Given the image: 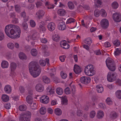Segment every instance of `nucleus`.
I'll return each mask as SVG.
<instances>
[{"mask_svg":"<svg viewBox=\"0 0 121 121\" xmlns=\"http://www.w3.org/2000/svg\"><path fill=\"white\" fill-rule=\"evenodd\" d=\"M4 31L7 36L12 39L19 38L21 32V29L18 26L11 24L5 26Z\"/></svg>","mask_w":121,"mask_h":121,"instance_id":"nucleus-1","label":"nucleus"},{"mask_svg":"<svg viewBox=\"0 0 121 121\" xmlns=\"http://www.w3.org/2000/svg\"><path fill=\"white\" fill-rule=\"evenodd\" d=\"M29 68L30 74L34 78L39 76L41 72L37 64L33 61L31 62L29 64Z\"/></svg>","mask_w":121,"mask_h":121,"instance_id":"nucleus-2","label":"nucleus"},{"mask_svg":"<svg viewBox=\"0 0 121 121\" xmlns=\"http://www.w3.org/2000/svg\"><path fill=\"white\" fill-rule=\"evenodd\" d=\"M84 71L85 75L88 76H93L96 73V71L93 66L91 65L85 66Z\"/></svg>","mask_w":121,"mask_h":121,"instance_id":"nucleus-3","label":"nucleus"},{"mask_svg":"<svg viewBox=\"0 0 121 121\" xmlns=\"http://www.w3.org/2000/svg\"><path fill=\"white\" fill-rule=\"evenodd\" d=\"M106 63L107 67L110 70L114 71L115 70L116 66L114 61L112 58H107L106 61Z\"/></svg>","mask_w":121,"mask_h":121,"instance_id":"nucleus-4","label":"nucleus"},{"mask_svg":"<svg viewBox=\"0 0 121 121\" xmlns=\"http://www.w3.org/2000/svg\"><path fill=\"white\" fill-rule=\"evenodd\" d=\"M31 116V112L27 111L20 115L19 118V121H30Z\"/></svg>","mask_w":121,"mask_h":121,"instance_id":"nucleus-5","label":"nucleus"},{"mask_svg":"<svg viewBox=\"0 0 121 121\" xmlns=\"http://www.w3.org/2000/svg\"><path fill=\"white\" fill-rule=\"evenodd\" d=\"M116 79V76L115 73L110 72L108 73L107 75V79L108 81L113 82Z\"/></svg>","mask_w":121,"mask_h":121,"instance_id":"nucleus-6","label":"nucleus"},{"mask_svg":"<svg viewBox=\"0 0 121 121\" xmlns=\"http://www.w3.org/2000/svg\"><path fill=\"white\" fill-rule=\"evenodd\" d=\"M28 95L26 98V101L27 103L29 104H32L33 103V98L32 96V91L31 90L29 91Z\"/></svg>","mask_w":121,"mask_h":121,"instance_id":"nucleus-7","label":"nucleus"},{"mask_svg":"<svg viewBox=\"0 0 121 121\" xmlns=\"http://www.w3.org/2000/svg\"><path fill=\"white\" fill-rule=\"evenodd\" d=\"M100 24L101 26L104 29L107 28L108 26L109 22L108 20L105 18L102 19L101 21Z\"/></svg>","mask_w":121,"mask_h":121,"instance_id":"nucleus-8","label":"nucleus"},{"mask_svg":"<svg viewBox=\"0 0 121 121\" xmlns=\"http://www.w3.org/2000/svg\"><path fill=\"white\" fill-rule=\"evenodd\" d=\"M81 83L85 84H87L89 83L91 80V78L87 76L82 77L80 79Z\"/></svg>","mask_w":121,"mask_h":121,"instance_id":"nucleus-9","label":"nucleus"},{"mask_svg":"<svg viewBox=\"0 0 121 121\" xmlns=\"http://www.w3.org/2000/svg\"><path fill=\"white\" fill-rule=\"evenodd\" d=\"M40 102L42 103L47 104L49 102V97L47 95H44L42 96L40 98Z\"/></svg>","mask_w":121,"mask_h":121,"instance_id":"nucleus-10","label":"nucleus"},{"mask_svg":"<svg viewBox=\"0 0 121 121\" xmlns=\"http://www.w3.org/2000/svg\"><path fill=\"white\" fill-rule=\"evenodd\" d=\"M112 17L114 20L115 22H119L121 21V16L119 13H113Z\"/></svg>","mask_w":121,"mask_h":121,"instance_id":"nucleus-11","label":"nucleus"},{"mask_svg":"<svg viewBox=\"0 0 121 121\" xmlns=\"http://www.w3.org/2000/svg\"><path fill=\"white\" fill-rule=\"evenodd\" d=\"M56 26L55 23L53 22H51L48 23L47 25V28L50 31H52L54 30L56 28Z\"/></svg>","mask_w":121,"mask_h":121,"instance_id":"nucleus-12","label":"nucleus"},{"mask_svg":"<svg viewBox=\"0 0 121 121\" xmlns=\"http://www.w3.org/2000/svg\"><path fill=\"white\" fill-rule=\"evenodd\" d=\"M45 14L44 11L42 10L38 11L35 14V16L38 18L40 19L41 18L44 16Z\"/></svg>","mask_w":121,"mask_h":121,"instance_id":"nucleus-13","label":"nucleus"},{"mask_svg":"<svg viewBox=\"0 0 121 121\" xmlns=\"http://www.w3.org/2000/svg\"><path fill=\"white\" fill-rule=\"evenodd\" d=\"M58 28L60 30H65L66 28L65 22L61 21L59 22L58 25Z\"/></svg>","mask_w":121,"mask_h":121,"instance_id":"nucleus-14","label":"nucleus"},{"mask_svg":"<svg viewBox=\"0 0 121 121\" xmlns=\"http://www.w3.org/2000/svg\"><path fill=\"white\" fill-rule=\"evenodd\" d=\"M35 89L37 91L39 92L43 91L44 89L43 85L40 84L37 85L35 86Z\"/></svg>","mask_w":121,"mask_h":121,"instance_id":"nucleus-15","label":"nucleus"},{"mask_svg":"<svg viewBox=\"0 0 121 121\" xmlns=\"http://www.w3.org/2000/svg\"><path fill=\"white\" fill-rule=\"evenodd\" d=\"M47 94L52 96L54 94V91L53 89L50 86H48L47 89Z\"/></svg>","mask_w":121,"mask_h":121,"instance_id":"nucleus-16","label":"nucleus"},{"mask_svg":"<svg viewBox=\"0 0 121 121\" xmlns=\"http://www.w3.org/2000/svg\"><path fill=\"white\" fill-rule=\"evenodd\" d=\"M4 90L6 93L9 94L12 91V87L11 86L9 85H6L4 86Z\"/></svg>","mask_w":121,"mask_h":121,"instance_id":"nucleus-17","label":"nucleus"},{"mask_svg":"<svg viewBox=\"0 0 121 121\" xmlns=\"http://www.w3.org/2000/svg\"><path fill=\"white\" fill-rule=\"evenodd\" d=\"M74 71L75 73L78 74L81 72L82 69L79 66L77 65H75L74 67Z\"/></svg>","mask_w":121,"mask_h":121,"instance_id":"nucleus-18","label":"nucleus"},{"mask_svg":"<svg viewBox=\"0 0 121 121\" xmlns=\"http://www.w3.org/2000/svg\"><path fill=\"white\" fill-rule=\"evenodd\" d=\"M1 65L2 68L3 69L7 68L9 67V64L7 61L4 60L2 61Z\"/></svg>","mask_w":121,"mask_h":121,"instance_id":"nucleus-19","label":"nucleus"},{"mask_svg":"<svg viewBox=\"0 0 121 121\" xmlns=\"http://www.w3.org/2000/svg\"><path fill=\"white\" fill-rule=\"evenodd\" d=\"M96 89L99 93H101L104 91L103 87L101 84L97 85L96 86Z\"/></svg>","mask_w":121,"mask_h":121,"instance_id":"nucleus-20","label":"nucleus"},{"mask_svg":"<svg viewBox=\"0 0 121 121\" xmlns=\"http://www.w3.org/2000/svg\"><path fill=\"white\" fill-rule=\"evenodd\" d=\"M20 59L22 60H25L27 59V56L24 53L21 52H20L18 55Z\"/></svg>","mask_w":121,"mask_h":121,"instance_id":"nucleus-21","label":"nucleus"},{"mask_svg":"<svg viewBox=\"0 0 121 121\" xmlns=\"http://www.w3.org/2000/svg\"><path fill=\"white\" fill-rule=\"evenodd\" d=\"M45 5L46 7L48 9H53L54 8V5L51 3L49 1H47L45 3Z\"/></svg>","mask_w":121,"mask_h":121,"instance_id":"nucleus-22","label":"nucleus"},{"mask_svg":"<svg viewBox=\"0 0 121 121\" xmlns=\"http://www.w3.org/2000/svg\"><path fill=\"white\" fill-rule=\"evenodd\" d=\"M57 13L58 14L61 16H63L65 15L66 12L65 10L63 9H58Z\"/></svg>","mask_w":121,"mask_h":121,"instance_id":"nucleus-23","label":"nucleus"},{"mask_svg":"<svg viewBox=\"0 0 121 121\" xmlns=\"http://www.w3.org/2000/svg\"><path fill=\"white\" fill-rule=\"evenodd\" d=\"M17 67V64L15 63L12 62L11 63L10 66V69L11 71H15Z\"/></svg>","mask_w":121,"mask_h":121,"instance_id":"nucleus-24","label":"nucleus"},{"mask_svg":"<svg viewBox=\"0 0 121 121\" xmlns=\"http://www.w3.org/2000/svg\"><path fill=\"white\" fill-rule=\"evenodd\" d=\"M110 118L112 120L116 118L118 116V114L114 111L112 112L111 113Z\"/></svg>","mask_w":121,"mask_h":121,"instance_id":"nucleus-25","label":"nucleus"},{"mask_svg":"<svg viewBox=\"0 0 121 121\" xmlns=\"http://www.w3.org/2000/svg\"><path fill=\"white\" fill-rule=\"evenodd\" d=\"M104 113L101 110L98 111L97 114V117L99 119L102 118L104 116Z\"/></svg>","mask_w":121,"mask_h":121,"instance_id":"nucleus-26","label":"nucleus"},{"mask_svg":"<svg viewBox=\"0 0 121 121\" xmlns=\"http://www.w3.org/2000/svg\"><path fill=\"white\" fill-rule=\"evenodd\" d=\"M112 42L113 45L116 47H118L120 44V41L118 39L113 40Z\"/></svg>","mask_w":121,"mask_h":121,"instance_id":"nucleus-27","label":"nucleus"},{"mask_svg":"<svg viewBox=\"0 0 121 121\" xmlns=\"http://www.w3.org/2000/svg\"><path fill=\"white\" fill-rule=\"evenodd\" d=\"M7 46L8 48L11 50H13L14 48V44L12 42H9L7 44Z\"/></svg>","mask_w":121,"mask_h":121,"instance_id":"nucleus-28","label":"nucleus"},{"mask_svg":"<svg viewBox=\"0 0 121 121\" xmlns=\"http://www.w3.org/2000/svg\"><path fill=\"white\" fill-rule=\"evenodd\" d=\"M1 99L3 101L5 102L9 100V96L6 95H3L1 96Z\"/></svg>","mask_w":121,"mask_h":121,"instance_id":"nucleus-29","label":"nucleus"},{"mask_svg":"<svg viewBox=\"0 0 121 121\" xmlns=\"http://www.w3.org/2000/svg\"><path fill=\"white\" fill-rule=\"evenodd\" d=\"M39 37V33L35 32L32 35V37L33 39L36 40L38 39Z\"/></svg>","mask_w":121,"mask_h":121,"instance_id":"nucleus-30","label":"nucleus"},{"mask_svg":"<svg viewBox=\"0 0 121 121\" xmlns=\"http://www.w3.org/2000/svg\"><path fill=\"white\" fill-rule=\"evenodd\" d=\"M43 82L45 83H48L50 82L49 79L46 76H44L42 78Z\"/></svg>","mask_w":121,"mask_h":121,"instance_id":"nucleus-31","label":"nucleus"},{"mask_svg":"<svg viewBox=\"0 0 121 121\" xmlns=\"http://www.w3.org/2000/svg\"><path fill=\"white\" fill-rule=\"evenodd\" d=\"M54 112L55 114L57 116H60L62 113L61 110L59 108H57L55 109Z\"/></svg>","mask_w":121,"mask_h":121,"instance_id":"nucleus-32","label":"nucleus"},{"mask_svg":"<svg viewBox=\"0 0 121 121\" xmlns=\"http://www.w3.org/2000/svg\"><path fill=\"white\" fill-rule=\"evenodd\" d=\"M115 95L117 98L121 99V90H117L115 92Z\"/></svg>","mask_w":121,"mask_h":121,"instance_id":"nucleus-33","label":"nucleus"},{"mask_svg":"<svg viewBox=\"0 0 121 121\" xmlns=\"http://www.w3.org/2000/svg\"><path fill=\"white\" fill-rule=\"evenodd\" d=\"M121 53V49L120 48H117L115 51L114 54L116 56H117Z\"/></svg>","mask_w":121,"mask_h":121,"instance_id":"nucleus-34","label":"nucleus"},{"mask_svg":"<svg viewBox=\"0 0 121 121\" xmlns=\"http://www.w3.org/2000/svg\"><path fill=\"white\" fill-rule=\"evenodd\" d=\"M59 39V36L57 34H54L52 36V39L55 41H58Z\"/></svg>","mask_w":121,"mask_h":121,"instance_id":"nucleus-35","label":"nucleus"},{"mask_svg":"<svg viewBox=\"0 0 121 121\" xmlns=\"http://www.w3.org/2000/svg\"><path fill=\"white\" fill-rule=\"evenodd\" d=\"M56 92L57 93L58 95H61L63 93V90L61 88L58 87L56 89Z\"/></svg>","mask_w":121,"mask_h":121,"instance_id":"nucleus-36","label":"nucleus"},{"mask_svg":"<svg viewBox=\"0 0 121 121\" xmlns=\"http://www.w3.org/2000/svg\"><path fill=\"white\" fill-rule=\"evenodd\" d=\"M62 104L66 105L68 104V100L67 97L65 96L63 97L62 99Z\"/></svg>","mask_w":121,"mask_h":121,"instance_id":"nucleus-37","label":"nucleus"},{"mask_svg":"<svg viewBox=\"0 0 121 121\" xmlns=\"http://www.w3.org/2000/svg\"><path fill=\"white\" fill-rule=\"evenodd\" d=\"M27 108L26 106L24 105H22L20 106L19 107V109L21 111H25Z\"/></svg>","mask_w":121,"mask_h":121,"instance_id":"nucleus-38","label":"nucleus"},{"mask_svg":"<svg viewBox=\"0 0 121 121\" xmlns=\"http://www.w3.org/2000/svg\"><path fill=\"white\" fill-rule=\"evenodd\" d=\"M46 109L45 107H41L40 110V112L41 114H44L46 112Z\"/></svg>","mask_w":121,"mask_h":121,"instance_id":"nucleus-39","label":"nucleus"},{"mask_svg":"<svg viewBox=\"0 0 121 121\" xmlns=\"http://www.w3.org/2000/svg\"><path fill=\"white\" fill-rule=\"evenodd\" d=\"M103 17H105L107 16V13L105 11L104 9H101L100 11V14Z\"/></svg>","mask_w":121,"mask_h":121,"instance_id":"nucleus-40","label":"nucleus"},{"mask_svg":"<svg viewBox=\"0 0 121 121\" xmlns=\"http://www.w3.org/2000/svg\"><path fill=\"white\" fill-rule=\"evenodd\" d=\"M30 53L33 56H35L37 54V51L35 49H31L30 51Z\"/></svg>","mask_w":121,"mask_h":121,"instance_id":"nucleus-41","label":"nucleus"},{"mask_svg":"<svg viewBox=\"0 0 121 121\" xmlns=\"http://www.w3.org/2000/svg\"><path fill=\"white\" fill-rule=\"evenodd\" d=\"M68 7L71 9H73L74 7L73 3L72 2L69 1L68 3Z\"/></svg>","mask_w":121,"mask_h":121,"instance_id":"nucleus-42","label":"nucleus"},{"mask_svg":"<svg viewBox=\"0 0 121 121\" xmlns=\"http://www.w3.org/2000/svg\"><path fill=\"white\" fill-rule=\"evenodd\" d=\"M96 115L95 112L94 111H91L89 114V117L91 118H93Z\"/></svg>","mask_w":121,"mask_h":121,"instance_id":"nucleus-43","label":"nucleus"},{"mask_svg":"<svg viewBox=\"0 0 121 121\" xmlns=\"http://www.w3.org/2000/svg\"><path fill=\"white\" fill-rule=\"evenodd\" d=\"M118 6L119 5L118 3L116 1L114 2L112 4V7L114 9H117L118 7Z\"/></svg>","mask_w":121,"mask_h":121,"instance_id":"nucleus-44","label":"nucleus"},{"mask_svg":"<svg viewBox=\"0 0 121 121\" xmlns=\"http://www.w3.org/2000/svg\"><path fill=\"white\" fill-rule=\"evenodd\" d=\"M95 4L97 7L100 6L102 4V2L100 0H95Z\"/></svg>","mask_w":121,"mask_h":121,"instance_id":"nucleus-45","label":"nucleus"},{"mask_svg":"<svg viewBox=\"0 0 121 121\" xmlns=\"http://www.w3.org/2000/svg\"><path fill=\"white\" fill-rule=\"evenodd\" d=\"M94 16L96 17H99L100 15V11L98 9H95L94 12Z\"/></svg>","mask_w":121,"mask_h":121,"instance_id":"nucleus-46","label":"nucleus"},{"mask_svg":"<svg viewBox=\"0 0 121 121\" xmlns=\"http://www.w3.org/2000/svg\"><path fill=\"white\" fill-rule=\"evenodd\" d=\"M50 76L52 79L54 81V82L56 83H57V81L58 80V78L56 77H55L53 74H50Z\"/></svg>","mask_w":121,"mask_h":121,"instance_id":"nucleus-47","label":"nucleus"},{"mask_svg":"<svg viewBox=\"0 0 121 121\" xmlns=\"http://www.w3.org/2000/svg\"><path fill=\"white\" fill-rule=\"evenodd\" d=\"M84 42L86 44H90L92 43V40L91 38H88L85 40Z\"/></svg>","mask_w":121,"mask_h":121,"instance_id":"nucleus-48","label":"nucleus"},{"mask_svg":"<svg viewBox=\"0 0 121 121\" xmlns=\"http://www.w3.org/2000/svg\"><path fill=\"white\" fill-rule=\"evenodd\" d=\"M75 21V20L74 19L72 18H70L67 19L66 22V23L69 24L72 22H74Z\"/></svg>","mask_w":121,"mask_h":121,"instance_id":"nucleus-49","label":"nucleus"},{"mask_svg":"<svg viewBox=\"0 0 121 121\" xmlns=\"http://www.w3.org/2000/svg\"><path fill=\"white\" fill-rule=\"evenodd\" d=\"M107 103L109 105H111L112 104V101L111 99L109 98L108 97L106 100Z\"/></svg>","mask_w":121,"mask_h":121,"instance_id":"nucleus-50","label":"nucleus"},{"mask_svg":"<svg viewBox=\"0 0 121 121\" xmlns=\"http://www.w3.org/2000/svg\"><path fill=\"white\" fill-rule=\"evenodd\" d=\"M60 75L62 78L64 79L66 78L67 77V75L65 73L64 71H62L61 72Z\"/></svg>","mask_w":121,"mask_h":121,"instance_id":"nucleus-51","label":"nucleus"},{"mask_svg":"<svg viewBox=\"0 0 121 121\" xmlns=\"http://www.w3.org/2000/svg\"><path fill=\"white\" fill-rule=\"evenodd\" d=\"M30 26L32 27H34L35 26L36 23L33 20H31L30 21Z\"/></svg>","mask_w":121,"mask_h":121,"instance_id":"nucleus-52","label":"nucleus"},{"mask_svg":"<svg viewBox=\"0 0 121 121\" xmlns=\"http://www.w3.org/2000/svg\"><path fill=\"white\" fill-rule=\"evenodd\" d=\"M39 29L40 31L44 32L46 30V28L44 26H42L40 25V26H39Z\"/></svg>","mask_w":121,"mask_h":121,"instance_id":"nucleus-53","label":"nucleus"},{"mask_svg":"<svg viewBox=\"0 0 121 121\" xmlns=\"http://www.w3.org/2000/svg\"><path fill=\"white\" fill-rule=\"evenodd\" d=\"M67 43L66 41L65 40H64L61 41L60 43L61 46L64 48V47L66 46V44H67Z\"/></svg>","mask_w":121,"mask_h":121,"instance_id":"nucleus-54","label":"nucleus"},{"mask_svg":"<svg viewBox=\"0 0 121 121\" xmlns=\"http://www.w3.org/2000/svg\"><path fill=\"white\" fill-rule=\"evenodd\" d=\"M16 75L15 71H11L10 75L12 78H14Z\"/></svg>","mask_w":121,"mask_h":121,"instance_id":"nucleus-55","label":"nucleus"},{"mask_svg":"<svg viewBox=\"0 0 121 121\" xmlns=\"http://www.w3.org/2000/svg\"><path fill=\"white\" fill-rule=\"evenodd\" d=\"M19 90L20 93L22 94L24 92L25 89L23 86H20L19 87Z\"/></svg>","mask_w":121,"mask_h":121,"instance_id":"nucleus-56","label":"nucleus"},{"mask_svg":"<svg viewBox=\"0 0 121 121\" xmlns=\"http://www.w3.org/2000/svg\"><path fill=\"white\" fill-rule=\"evenodd\" d=\"M104 46L106 48L110 47L111 46V44L109 42H106L104 44Z\"/></svg>","mask_w":121,"mask_h":121,"instance_id":"nucleus-57","label":"nucleus"},{"mask_svg":"<svg viewBox=\"0 0 121 121\" xmlns=\"http://www.w3.org/2000/svg\"><path fill=\"white\" fill-rule=\"evenodd\" d=\"M15 9L16 12L18 13H19L20 11V6L18 5H16L15 7Z\"/></svg>","mask_w":121,"mask_h":121,"instance_id":"nucleus-58","label":"nucleus"},{"mask_svg":"<svg viewBox=\"0 0 121 121\" xmlns=\"http://www.w3.org/2000/svg\"><path fill=\"white\" fill-rule=\"evenodd\" d=\"M66 56H62L60 57V59L62 62H64L66 58Z\"/></svg>","mask_w":121,"mask_h":121,"instance_id":"nucleus-59","label":"nucleus"},{"mask_svg":"<svg viewBox=\"0 0 121 121\" xmlns=\"http://www.w3.org/2000/svg\"><path fill=\"white\" fill-rule=\"evenodd\" d=\"M39 63L40 65L42 66H44L45 65L46 63L45 61L43 60H41L39 61Z\"/></svg>","mask_w":121,"mask_h":121,"instance_id":"nucleus-60","label":"nucleus"},{"mask_svg":"<svg viewBox=\"0 0 121 121\" xmlns=\"http://www.w3.org/2000/svg\"><path fill=\"white\" fill-rule=\"evenodd\" d=\"M14 47L16 49H18L20 47V45L19 43L17 42H15L14 43Z\"/></svg>","mask_w":121,"mask_h":121,"instance_id":"nucleus-61","label":"nucleus"},{"mask_svg":"<svg viewBox=\"0 0 121 121\" xmlns=\"http://www.w3.org/2000/svg\"><path fill=\"white\" fill-rule=\"evenodd\" d=\"M40 40L41 42L43 43H46L48 42L47 39L45 38H42L40 39Z\"/></svg>","mask_w":121,"mask_h":121,"instance_id":"nucleus-62","label":"nucleus"},{"mask_svg":"<svg viewBox=\"0 0 121 121\" xmlns=\"http://www.w3.org/2000/svg\"><path fill=\"white\" fill-rule=\"evenodd\" d=\"M4 38V36L3 33L2 32H0V41L2 40Z\"/></svg>","mask_w":121,"mask_h":121,"instance_id":"nucleus-63","label":"nucleus"},{"mask_svg":"<svg viewBox=\"0 0 121 121\" xmlns=\"http://www.w3.org/2000/svg\"><path fill=\"white\" fill-rule=\"evenodd\" d=\"M65 93L67 94H69L70 93L69 88L68 87L66 88L65 90Z\"/></svg>","mask_w":121,"mask_h":121,"instance_id":"nucleus-64","label":"nucleus"}]
</instances>
